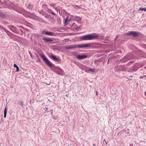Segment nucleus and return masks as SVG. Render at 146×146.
<instances>
[{"label":"nucleus","instance_id":"nucleus-42","mask_svg":"<svg viewBox=\"0 0 146 146\" xmlns=\"http://www.w3.org/2000/svg\"><path fill=\"white\" fill-rule=\"evenodd\" d=\"M44 6V5H42V7H43V6Z\"/></svg>","mask_w":146,"mask_h":146},{"label":"nucleus","instance_id":"nucleus-12","mask_svg":"<svg viewBox=\"0 0 146 146\" xmlns=\"http://www.w3.org/2000/svg\"><path fill=\"white\" fill-rule=\"evenodd\" d=\"M8 27L13 32L16 33V28L13 26H8Z\"/></svg>","mask_w":146,"mask_h":146},{"label":"nucleus","instance_id":"nucleus-41","mask_svg":"<svg viewBox=\"0 0 146 146\" xmlns=\"http://www.w3.org/2000/svg\"><path fill=\"white\" fill-rule=\"evenodd\" d=\"M145 94L146 95V92H145Z\"/></svg>","mask_w":146,"mask_h":146},{"label":"nucleus","instance_id":"nucleus-18","mask_svg":"<svg viewBox=\"0 0 146 146\" xmlns=\"http://www.w3.org/2000/svg\"><path fill=\"white\" fill-rule=\"evenodd\" d=\"M133 71H134V69L133 66H132L128 70V72H132Z\"/></svg>","mask_w":146,"mask_h":146},{"label":"nucleus","instance_id":"nucleus-7","mask_svg":"<svg viewBox=\"0 0 146 146\" xmlns=\"http://www.w3.org/2000/svg\"><path fill=\"white\" fill-rule=\"evenodd\" d=\"M42 40H44V42L48 43H50L53 41V39L50 38L44 37L43 38Z\"/></svg>","mask_w":146,"mask_h":146},{"label":"nucleus","instance_id":"nucleus-38","mask_svg":"<svg viewBox=\"0 0 146 146\" xmlns=\"http://www.w3.org/2000/svg\"><path fill=\"white\" fill-rule=\"evenodd\" d=\"M96 95H98V93H97V91H96Z\"/></svg>","mask_w":146,"mask_h":146},{"label":"nucleus","instance_id":"nucleus-1","mask_svg":"<svg viewBox=\"0 0 146 146\" xmlns=\"http://www.w3.org/2000/svg\"><path fill=\"white\" fill-rule=\"evenodd\" d=\"M98 37V36L96 33H92L91 34L83 36L81 38L84 40H88L94 39Z\"/></svg>","mask_w":146,"mask_h":146},{"label":"nucleus","instance_id":"nucleus-25","mask_svg":"<svg viewBox=\"0 0 146 146\" xmlns=\"http://www.w3.org/2000/svg\"><path fill=\"white\" fill-rule=\"evenodd\" d=\"M145 77V78H144V79L145 80H146V75H145L144 76H141L139 78L140 79H142L144 78Z\"/></svg>","mask_w":146,"mask_h":146},{"label":"nucleus","instance_id":"nucleus-26","mask_svg":"<svg viewBox=\"0 0 146 146\" xmlns=\"http://www.w3.org/2000/svg\"><path fill=\"white\" fill-rule=\"evenodd\" d=\"M20 105L22 107H23V103L22 101H20L19 102Z\"/></svg>","mask_w":146,"mask_h":146},{"label":"nucleus","instance_id":"nucleus-24","mask_svg":"<svg viewBox=\"0 0 146 146\" xmlns=\"http://www.w3.org/2000/svg\"><path fill=\"white\" fill-rule=\"evenodd\" d=\"M43 16H44L47 19H48L50 17V15H48L46 13V14H44Z\"/></svg>","mask_w":146,"mask_h":146},{"label":"nucleus","instance_id":"nucleus-32","mask_svg":"<svg viewBox=\"0 0 146 146\" xmlns=\"http://www.w3.org/2000/svg\"><path fill=\"white\" fill-rule=\"evenodd\" d=\"M105 142V143H106V145H107V142L106 141V140L105 139H104L103 141V143H104Z\"/></svg>","mask_w":146,"mask_h":146},{"label":"nucleus","instance_id":"nucleus-27","mask_svg":"<svg viewBox=\"0 0 146 146\" xmlns=\"http://www.w3.org/2000/svg\"><path fill=\"white\" fill-rule=\"evenodd\" d=\"M137 66H138V67H139V68L143 66V65L142 64H137Z\"/></svg>","mask_w":146,"mask_h":146},{"label":"nucleus","instance_id":"nucleus-14","mask_svg":"<svg viewBox=\"0 0 146 146\" xmlns=\"http://www.w3.org/2000/svg\"><path fill=\"white\" fill-rule=\"evenodd\" d=\"M52 58H53L54 60L56 62H58L59 61V60L53 54L51 56Z\"/></svg>","mask_w":146,"mask_h":146},{"label":"nucleus","instance_id":"nucleus-35","mask_svg":"<svg viewBox=\"0 0 146 146\" xmlns=\"http://www.w3.org/2000/svg\"><path fill=\"white\" fill-rule=\"evenodd\" d=\"M50 82L49 83H48V84H47V85H50Z\"/></svg>","mask_w":146,"mask_h":146},{"label":"nucleus","instance_id":"nucleus-20","mask_svg":"<svg viewBox=\"0 0 146 146\" xmlns=\"http://www.w3.org/2000/svg\"><path fill=\"white\" fill-rule=\"evenodd\" d=\"M70 21V20H68V17H67L65 19V24L66 25L68 24Z\"/></svg>","mask_w":146,"mask_h":146},{"label":"nucleus","instance_id":"nucleus-13","mask_svg":"<svg viewBox=\"0 0 146 146\" xmlns=\"http://www.w3.org/2000/svg\"><path fill=\"white\" fill-rule=\"evenodd\" d=\"M75 18L76 19V20L77 22L78 23H80L82 21V18L76 16L75 17Z\"/></svg>","mask_w":146,"mask_h":146},{"label":"nucleus","instance_id":"nucleus-16","mask_svg":"<svg viewBox=\"0 0 146 146\" xmlns=\"http://www.w3.org/2000/svg\"><path fill=\"white\" fill-rule=\"evenodd\" d=\"M33 8V5L31 4H29L27 6V8L29 9H32Z\"/></svg>","mask_w":146,"mask_h":146},{"label":"nucleus","instance_id":"nucleus-28","mask_svg":"<svg viewBox=\"0 0 146 146\" xmlns=\"http://www.w3.org/2000/svg\"><path fill=\"white\" fill-rule=\"evenodd\" d=\"M134 62V61H131L129 62L127 64V65L128 66H129V65H130L131 64L133 63Z\"/></svg>","mask_w":146,"mask_h":146},{"label":"nucleus","instance_id":"nucleus-36","mask_svg":"<svg viewBox=\"0 0 146 146\" xmlns=\"http://www.w3.org/2000/svg\"><path fill=\"white\" fill-rule=\"evenodd\" d=\"M50 111H51V112L52 114V111H53V110H50Z\"/></svg>","mask_w":146,"mask_h":146},{"label":"nucleus","instance_id":"nucleus-29","mask_svg":"<svg viewBox=\"0 0 146 146\" xmlns=\"http://www.w3.org/2000/svg\"><path fill=\"white\" fill-rule=\"evenodd\" d=\"M4 16V15L0 12V17H3Z\"/></svg>","mask_w":146,"mask_h":146},{"label":"nucleus","instance_id":"nucleus-40","mask_svg":"<svg viewBox=\"0 0 146 146\" xmlns=\"http://www.w3.org/2000/svg\"><path fill=\"white\" fill-rule=\"evenodd\" d=\"M144 68H145V69L146 70V67H144Z\"/></svg>","mask_w":146,"mask_h":146},{"label":"nucleus","instance_id":"nucleus-5","mask_svg":"<svg viewBox=\"0 0 146 146\" xmlns=\"http://www.w3.org/2000/svg\"><path fill=\"white\" fill-rule=\"evenodd\" d=\"M79 48H83L86 47L90 46L91 45L90 44H78Z\"/></svg>","mask_w":146,"mask_h":146},{"label":"nucleus","instance_id":"nucleus-37","mask_svg":"<svg viewBox=\"0 0 146 146\" xmlns=\"http://www.w3.org/2000/svg\"><path fill=\"white\" fill-rule=\"evenodd\" d=\"M133 144H130V146H133Z\"/></svg>","mask_w":146,"mask_h":146},{"label":"nucleus","instance_id":"nucleus-34","mask_svg":"<svg viewBox=\"0 0 146 146\" xmlns=\"http://www.w3.org/2000/svg\"><path fill=\"white\" fill-rule=\"evenodd\" d=\"M44 110L45 111H47L48 110V109L47 108H46L44 109Z\"/></svg>","mask_w":146,"mask_h":146},{"label":"nucleus","instance_id":"nucleus-9","mask_svg":"<svg viewBox=\"0 0 146 146\" xmlns=\"http://www.w3.org/2000/svg\"><path fill=\"white\" fill-rule=\"evenodd\" d=\"M82 67L83 70H84L86 72H88V71L90 72H93L94 71V70L93 69H88L89 68L86 66L82 65Z\"/></svg>","mask_w":146,"mask_h":146},{"label":"nucleus","instance_id":"nucleus-4","mask_svg":"<svg viewBox=\"0 0 146 146\" xmlns=\"http://www.w3.org/2000/svg\"><path fill=\"white\" fill-rule=\"evenodd\" d=\"M131 58L129 56H125L122 59H120V61L123 62L125 63L128 60H129L131 59Z\"/></svg>","mask_w":146,"mask_h":146},{"label":"nucleus","instance_id":"nucleus-8","mask_svg":"<svg viewBox=\"0 0 146 146\" xmlns=\"http://www.w3.org/2000/svg\"><path fill=\"white\" fill-rule=\"evenodd\" d=\"M79 48L78 44H76L72 45L70 46L67 47L66 48V49L71 50L73 48Z\"/></svg>","mask_w":146,"mask_h":146},{"label":"nucleus","instance_id":"nucleus-10","mask_svg":"<svg viewBox=\"0 0 146 146\" xmlns=\"http://www.w3.org/2000/svg\"><path fill=\"white\" fill-rule=\"evenodd\" d=\"M2 30H3L9 36H11L13 35V34L8 31L4 28H2Z\"/></svg>","mask_w":146,"mask_h":146},{"label":"nucleus","instance_id":"nucleus-6","mask_svg":"<svg viewBox=\"0 0 146 146\" xmlns=\"http://www.w3.org/2000/svg\"><path fill=\"white\" fill-rule=\"evenodd\" d=\"M75 56L76 58L78 59H85L87 58V55H80L79 54H76L75 55Z\"/></svg>","mask_w":146,"mask_h":146},{"label":"nucleus","instance_id":"nucleus-39","mask_svg":"<svg viewBox=\"0 0 146 146\" xmlns=\"http://www.w3.org/2000/svg\"><path fill=\"white\" fill-rule=\"evenodd\" d=\"M93 146H96L95 145V144H94L93 145Z\"/></svg>","mask_w":146,"mask_h":146},{"label":"nucleus","instance_id":"nucleus-17","mask_svg":"<svg viewBox=\"0 0 146 146\" xmlns=\"http://www.w3.org/2000/svg\"><path fill=\"white\" fill-rule=\"evenodd\" d=\"M134 66V69L135 71H137L138 68H139V67H138V66L137 64L135 66Z\"/></svg>","mask_w":146,"mask_h":146},{"label":"nucleus","instance_id":"nucleus-31","mask_svg":"<svg viewBox=\"0 0 146 146\" xmlns=\"http://www.w3.org/2000/svg\"><path fill=\"white\" fill-rule=\"evenodd\" d=\"M59 70L61 72H63V70L60 68H58Z\"/></svg>","mask_w":146,"mask_h":146},{"label":"nucleus","instance_id":"nucleus-19","mask_svg":"<svg viewBox=\"0 0 146 146\" xmlns=\"http://www.w3.org/2000/svg\"><path fill=\"white\" fill-rule=\"evenodd\" d=\"M7 113V108L6 107L5 108L4 110V117L5 118L6 117V114Z\"/></svg>","mask_w":146,"mask_h":146},{"label":"nucleus","instance_id":"nucleus-3","mask_svg":"<svg viewBox=\"0 0 146 146\" xmlns=\"http://www.w3.org/2000/svg\"><path fill=\"white\" fill-rule=\"evenodd\" d=\"M126 35L127 36H132L133 37H135L137 36L139 34L137 32L131 31L127 33Z\"/></svg>","mask_w":146,"mask_h":146},{"label":"nucleus","instance_id":"nucleus-33","mask_svg":"<svg viewBox=\"0 0 146 146\" xmlns=\"http://www.w3.org/2000/svg\"><path fill=\"white\" fill-rule=\"evenodd\" d=\"M140 72L141 73H143L144 72L143 69H141L140 70Z\"/></svg>","mask_w":146,"mask_h":146},{"label":"nucleus","instance_id":"nucleus-2","mask_svg":"<svg viewBox=\"0 0 146 146\" xmlns=\"http://www.w3.org/2000/svg\"><path fill=\"white\" fill-rule=\"evenodd\" d=\"M39 56L42 58L45 63L47 65H48L49 66L51 67L53 66V64L51 62L49 61L44 55L42 54H39Z\"/></svg>","mask_w":146,"mask_h":146},{"label":"nucleus","instance_id":"nucleus-15","mask_svg":"<svg viewBox=\"0 0 146 146\" xmlns=\"http://www.w3.org/2000/svg\"><path fill=\"white\" fill-rule=\"evenodd\" d=\"M47 9H46V8H45L44 10L42 9V11H41V14L43 15L44 14H46V11H47Z\"/></svg>","mask_w":146,"mask_h":146},{"label":"nucleus","instance_id":"nucleus-11","mask_svg":"<svg viewBox=\"0 0 146 146\" xmlns=\"http://www.w3.org/2000/svg\"><path fill=\"white\" fill-rule=\"evenodd\" d=\"M42 35L45 34L46 35L53 36L54 35V33L51 32H47L45 31H43L42 33Z\"/></svg>","mask_w":146,"mask_h":146},{"label":"nucleus","instance_id":"nucleus-23","mask_svg":"<svg viewBox=\"0 0 146 146\" xmlns=\"http://www.w3.org/2000/svg\"><path fill=\"white\" fill-rule=\"evenodd\" d=\"M139 10L144 11H146V7L144 8L140 7Z\"/></svg>","mask_w":146,"mask_h":146},{"label":"nucleus","instance_id":"nucleus-21","mask_svg":"<svg viewBox=\"0 0 146 146\" xmlns=\"http://www.w3.org/2000/svg\"><path fill=\"white\" fill-rule=\"evenodd\" d=\"M46 9H47V10L48 12L50 13H51L53 15H56V14L54 13L52 11H51L49 9L46 8Z\"/></svg>","mask_w":146,"mask_h":146},{"label":"nucleus","instance_id":"nucleus-22","mask_svg":"<svg viewBox=\"0 0 146 146\" xmlns=\"http://www.w3.org/2000/svg\"><path fill=\"white\" fill-rule=\"evenodd\" d=\"M14 66L15 67H16V70L17 72H19V68L15 64L14 65Z\"/></svg>","mask_w":146,"mask_h":146},{"label":"nucleus","instance_id":"nucleus-30","mask_svg":"<svg viewBox=\"0 0 146 146\" xmlns=\"http://www.w3.org/2000/svg\"><path fill=\"white\" fill-rule=\"evenodd\" d=\"M74 7L76 9H77V8H79V7L78 6L76 5H74Z\"/></svg>","mask_w":146,"mask_h":146}]
</instances>
